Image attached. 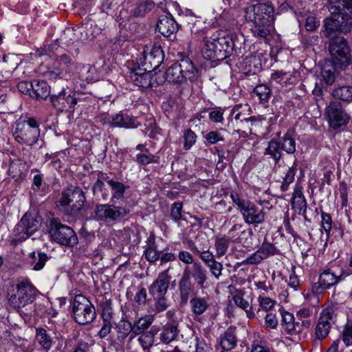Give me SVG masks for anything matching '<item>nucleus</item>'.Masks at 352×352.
Wrapping results in <instances>:
<instances>
[{
    "label": "nucleus",
    "instance_id": "nucleus-1",
    "mask_svg": "<svg viewBox=\"0 0 352 352\" xmlns=\"http://www.w3.org/2000/svg\"><path fill=\"white\" fill-rule=\"evenodd\" d=\"M38 293V289L28 280L18 281L12 285L8 290L7 298L8 305L16 310L25 319L30 320L35 313V309L27 307L31 305Z\"/></svg>",
    "mask_w": 352,
    "mask_h": 352
},
{
    "label": "nucleus",
    "instance_id": "nucleus-2",
    "mask_svg": "<svg viewBox=\"0 0 352 352\" xmlns=\"http://www.w3.org/2000/svg\"><path fill=\"white\" fill-rule=\"evenodd\" d=\"M274 8L271 2L257 3L245 8L246 21L254 23L253 34L257 38L266 39L270 34L271 23L274 21Z\"/></svg>",
    "mask_w": 352,
    "mask_h": 352
},
{
    "label": "nucleus",
    "instance_id": "nucleus-3",
    "mask_svg": "<svg viewBox=\"0 0 352 352\" xmlns=\"http://www.w3.org/2000/svg\"><path fill=\"white\" fill-rule=\"evenodd\" d=\"M205 54L208 59L223 60L232 52V36L223 30H218L210 37L204 39Z\"/></svg>",
    "mask_w": 352,
    "mask_h": 352
},
{
    "label": "nucleus",
    "instance_id": "nucleus-4",
    "mask_svg": "<svg viewBox=\"0 0 352 352\" xmlns=\"http://www.w3.org/2000/svg\"><path fill=\"white\" fill-rule=\"evenodd\" d=\"M249 110L248 104H236L232 109V113L234 114V120L228 122V126L243 137H248L253 131H256L257 128L262 126L261 119L254 116L246 118L245 111Z\"/></svg>",
    "mask_w": 352,
    "mask_h": 352
},
{
    "label": "nucleus",
    "instance_id": "nucleus-5",
    "mask_svg": "<svg viewBox=\"0 0 352 352\" xmlns=\"http://www.w3.org/2000/svg\"><path fill=\"white\" fill-rule=\"evenodd\" d=\"M13 135L17 142L33 146L40 136L39 124L34 118L21 116L14 126Z\"/></svg>",
    "mask_w": 352,
    "mask_h": 352
},
{
    "label": "nucleus",
    "instance_id": "nucleus-6",
    "mask_svg": "<svg viewBox=\"0 0 352 352\" xmlns=\"http://www.w3.org/2000/svg\"><path fill=\"white\" fill-rule=\"evenodd\" d=\"M230 198L233 203L237 206L246 223L256 226L264 222L265 212L263 209H259L254 203L244 199L236 192H232Z\"/></svg>",
    "mask_w": 352,
    "mask_h": 352
},
{
    "label": "nucleus",
    "instance_id": "nucleus-7",
    "mask_svg": "<svg viewBox=\"0 0 352 352\" xmlns=\"http://www.w3.org/2000/svg\"><path fill=\"white\" fill-rule=\"evenodd\" d=\"M84 192L79 187H70L61 193L58 201V206L68 215H75L78 213L85 202Z\"/></svg>",
    "mask_w": 352,
    "mask_h": 352
},
{
    "label": "nucleus",
    "instance_id": "nucleus-8",
    "mask_svg": "<svg viewBox=\"0 0 352 352\" xmlns=\"http://www.w3.org/2000/svg\"><path fill=\"white\" fill-rule=\"evenodd\" d=\"M197 77V71L188 58L173 64L165 72L166 80L178 84H182L188 79L190 81L195 80Z\"/></svg>",
    "mask_w": 352,
    "mask_h": 352
},
{
    "label": "nucleus",
    "instance_id": "nucleus-9",
    "mask_svg": "<svg viewBox=\"0 0 352 352\" xmlns=\"http://www.w3.org/2000/svg\"><path fill=\"white\" fill-rule=\"evenodd\" d=\"M75 67L72 58L67 54H62L56 57L53 65L43 72V76L52 81L67 80L72 77Z\"/></svg>",
    "mask_w": 352,
    "mask_h": 352
},
{
    "label": "nucleus",
    "instance_id": "nucleus-10",
    "mask_svg": "<svg viewBox=\"0 0 352 352\" xmlns=\"http://www.w3.org/2000/svg\"><path fill=\"white\" fill-rule=\"evenodd\" d=\"M41 222L42 217L38 212L35 211L26 212L15 227L14 234L17 236V238L13 239L12 243L16 245L28 239L38 230Z\"/></svg>",
    "mask_w": 352,
    "mask_h": 352
},
{
    "label": "nucleus",
    "instance_id": "nucleus-11",
    "mask_svg": "<svg viewBox=\"0 0 352 352\" xmlns=\"http://www.w3.org/2000/svg\"><path fill=\"white\" fill-rule=\"evenodd\" d=\"M329 51L335 68L344 69L350 63V47L343 37L333 38L329 44Z\"/></svg>",
    "mask_w": 352,
    "mask_h": 352
},
{
    "label": "nucleus",
    "instance_id": "nucleus-12",
    "mask_svg": "<svg viewBox=\"0 0 352 352\" xmlns=\"http://www.w3.org/2000/svg\"><path fill=\"white\" fill-rule=\"evenodd\" d=\"M72 313L74 320L82 325L91 323L96 316L95 307L91 301L81 294L76 295L74 298Z\"/></svg>",
    "mask_w": 352,
    "mask_h": 352
},
{
    "label": "nucleus",
    "instance_id": "nucleus-13",
    "mask_svg": "<svg viewBox=\"0 0 352 352\" xmlns=\"http://www.w3.org/2000/svg\"><path fill=\"white\" fill-rule=\"evenodd\" d=\"M49 234L57 243L73 247L78 243V237L72 228L63 224L58 219H52L49 226Z\"/></svg>",
    "mask_w": 352,
    "mask_h": 352
},
{
    "label": "nucleus",
    "instance_id": "nucleus-14",
    "mask_svg": "<svg viewBox=\"0 0 352 352\" xmlns=\"http://www.w3.org/2000/svg\"><path fill=\"white\" fill-rule=\"evenodd\" d=\"M337 306L331 303L327 305L320 314L314 330V337L318 340L327 338L330 333L333 320L336 318Z\"/></svg>",
    "mask_w": 352,
    "mask_h": 352
},
{
    "label": "nucleus",
    "instance_id": "nucleus-15",
    "mask_svg": "<svg viewBox=\"0 0 352 352\" xmlns=\"http://www.w3.org/2000/svg\"><path fill=\"white\" fill-rule=\"evenodd\" d=\"M130 213L126 207L116 206L113 204H99L95 209L96 218L107 223H115Z\"/></svg>",
    "mask_w": 352,
    "mask_h": 352
},
{
    "label": "nucleus",
    "instance_id": "nucleus-16",
    "mask_svg": "<svg viewBox=\"0 0 352 352\" xmlns=\"http://www.w3.org/2000/svg\"><path fill=\"white\" fill-rule=\"evenodd\" d=\"M325 116L329 126L333 129L346 125L351 118L342 104L338 101L329 102L325 108Z\"/></svg>",
    "mask_w": 352,
    "mask_h": 352
},
{
    "label": "nucleus",
    "instance_id": "nucleus-17",
    "mask_svg": "<svg viewBox=\"0 0 352 352\" xmlns=\"http://www.w3.org/2000/svg\"><path fill=\"white\" fill-rule=\"evenodd\" d=\"M324 27L329 34L336 31L347 33L352 28V17L340 9L337 12L333 11L331 16L325 19Z\"/></svg>",
    "mask_w": 352,
    "mask_h": 352
},
{
    "label": "nucleus",
    "instance_id": "nucleus-18",
    "mask_svg": "<svg viewBox=\"0 0 352 352\" xmlns=\"http://www.w3.org/2000/svg\"><path fill=\"white\" fill-rule=\"evenodd\" d=\"M282 318L280 324L285 333L290 336H298L304 330L309 328L311 325L310 320H302V321H296L294 315L287 311L280 312Z\"/></svg>",
    "mask_w": 352,
    "mask_h": 352
},
{
    "label": "nucleus",
    "instance_id": "nucleus-19",
    "mask_svg": "<svg viewBox=\"0 0 352 352\" xmlns=\"http://www.w3.org/2000/svg\"><path fill=\"white\" fill-rule=\"evenodd\" d=\"M340 281V277L336 276L330 270H324L320 273L317 283L311 286V292L314 294H322L331 287L338 284Z\"/></svg>",
    "mask_w": 352,
    "mask_h": 352
},
{
    "label": "nucleus",
    "instance_id": "nucleus-20",
    "mask_svg": "<svg viewBox=\"0 0 352 352\" xmlns=\"http://www.w3.org/2000/svg\"><path fill=\"white\" fill-rule=\"evenodd\" d=\"M50 101L54 108L60 112H64L74 109L78 99L74 95L67 94L65 90L63 89L58 95H52Z\"/></svg>",
    "mask_w": 352,
    "mask_h": 352
},
{
    "label": "nucleus",
    "instance_id": "nucleus-21",
    "mask_svg": "<svg viewBox=\"0 0 352 352\" xmlns=\"http://www.w3.org/2000/svg\"><path fill=\"white\" fill-rule=\"evenodd\" d=\"M170 267L159 273L156 279L148 287V292L153 297H159L166 295L170 285Z\"/></svg>",
    "mask_w": 352,
    "mask_h": 352
},
{
    "label": "nucleus",
    "instance_id": "nucleus-22",
    "mask_svg": "<svg viewBox=\"0 0 352 352\" xmlns=\"http://www.w3.org/2000/svg\"><path fill=\"white\" fill-rule=\"evenodd\" d=\"M153 75L148 69V72H144L142 69L138 68L131 70L129 72V80L135 85L142 88L147 89L153 87Z\"/></svg>",
    "mask_w": 352,
    "mask_h": 352
},
{
    "label": "nucleus",
    "instance_id": "nucleus-23",
    "mask_svg": "<svg viewBox=\"0 0 352 352\" xmlns=\"http://www.w3.org/2000/svg\"><path fill=\"white\" fill-rule=\"evenodd\" d=\"M180 300L183 304H186L190 294L194 291V286L190 279V267L184 268L182 278L178 283Z\"/></svg>",
    "mask_w": 352,
    "mask_h": 352
},
{
    "label": "nucleus",
    "instance_id": "nucleus-24",
    "mask_svg": "<svg viewBox=\"0 0 352 352\" xmlns=\"http://www.w3.org/2000/svg\"><path fill=\"white\" fill-rule=\"evenodd\" d=\"M231 243H241V239L234 234L232 235V236H228L226 234L216 236L214 238L216 257L219 258L224 256L228 252Z\"/></svg>",
    "mask_w": 352,
    "mask_h": 352
},
{
    "label": "nucleus",
    "instance_id": "nucleus-25",
    "mask_svg": "<svg viewBox=\"0 0 352 352\" xmlns=\"http://www.w3.org/2000/svg\"><path fill=\"white\" fill-rule=\"evenodd\" d=\"M163 51L160 46H154L149 52H144V62L148 65L147 69H155L157 68L163 60Z\"/></svg>",
    "mask_w": 352,
    "mask_h": 352
},
{
    "label": "nucleus",
    "instance_id": "nucleus-26",
    "mask_svg": "<svg viewBox=\"0 0 352 352\" xmlns=\"http://www.w3.org/2000/svg\"><path fill=\"white\" fill-rule=\"evenodd\" d=\"M157 29L164 36L170 37L177 32L178 26L174 19L167 16H162L159 18Z\"/></svg>",
    "mask_w": 352,
    "mask_h": 352
},
{
    "label": "nucleus",
    "instance_id": "nucleus-27",
    "mask_svg": "<svg viewBox=\"0 0 352 352\" xmlns=\"http://www.w3.org/2000/svg\"><path fill=\"white\" fill-rule=\"evenodd\" d=\"M245 292L243 289H234L232 292V300L236 306L243 309L245 311L246 316L249 319H254L255 318V314L252 307L248 300H246L243 296Z\"/></svg>",
    "mask_w": 352,
    "mask_h": 352
},
{
    "label": "nucleus",
    "instance_id": "nucleus-28",
    "mask_svg": "<svg viewBox=\"0 0 352 352\" xmlns=\"http://www.w3.org/2000/svg\"><path fill=\"white\" fill-rule=\"evenodd\" d=\"M192 277L195 283L201 289H205L206 282L208 279L207 271L200 262H195L190 267V278Z\"/></svg>",
    "mask_w": 352,
    "mask_h": 352
},
{
    "label": "nucleus",
    "instance_id": "nucleus-29",
    "mask_svg": "<svg viewBox=\"0 0 352 352\" xmlns=\"http://www.w3.org/2000/svg\"><path fill=\"white\" fill-rule=\"evenodd\" d=\"M107 122H113V126L124 128H135L139 124L134 117L122 112L112 116V118H109Z\"/></svg>",
    "mask_w": 352,
    "mask_h": 352
},
{
    "label": "nucleus",
    "instance_id": "nucleus-30",
    "mask_svg": "<svg viewBox=\"0 0 352 352\" xmlns=\"http://www.w3.org/2000/svg\"><path fill=\"white\" fill-rule=\"evenodd\" d=\"M179 332V330L177 322L171 321L167 322L162 329L160 339L162 343L168 344L177 338Z\"/></svg>",
    "mask_w": 352,
    "mask_h": 352
},
{
    "label": "nucleus",
    "instance_id": "nucleus-31",
    "mask_svg": "<svg viewBox=\"0 0 352 352\" xmlns=\"http://www.w3.org/2000/svg\"><path fill=\"white\" fill-rule=\"evenodd\" d=\"M35 340L41 349L48 351L54 344V338L43 327L36 328Z\"/></svg>",
    "mask_w": 352,
    "mask_h": 352
},
{
    "label": "nucleus",
    "instance_id": "nucleus-32",
    "mask_svg": "<svg viewBox=\"0 0 352 352\" xmlns=\"http://www.w3.org/2000/svg\"><path fill=\"white\" fill-rule=\"evenodd\" d=\"M210 298L208 296H195L190 300L192 312L196 316H200L210 307Z\"/></svg>",
    "mask_w": 352,
    "mask_h": 352
},
{
    "label": "nucleus",
    "instance_id": "nucleus-33",
    "mask_svg": "<svg viewBox=\"0 0 352 352\" xmlns=\"http://www.w3.org/2000/svg\"><path fill=\"white\" fill-rule=\"evenodd\" d=\"M220 345L223 351H230L236 345V328L229 327L221 337Z\"/></svg>",
    "mask_w": 352,
    "mask_h": 352
},
{
    "label": "nucleus",
    "instance_id": "nucleus-34",
    "mask_svg": "<svg viewBox=\"0 0 352 352\" xmlns=\"http://www.w3.org/2000/svg\"><path fill=\"white\" fill-rule=\"evenodd\" d=\"M154 318L151 315H146L136 320L133 324V335H131L130 340L139 335L142 331L146 330L153 322Z\"/></svg>",
    "mask_w": 352,
    "mask_h": 352
},
{
    "label": "nucleus",
    "instance_id": "nucleus-35",
    "mask_svg": "<svg viewBox=\"0 0 352 352\" xmlns=\"http://www.w3.org/2000/svg\"><path fill=\"white\" fill-rule=\"evenodd\" d=\"M50 94V87L44 80L36 81L33 84L32 94L38 100L46 99Z\"/></svg>",
    "mask_w": 352,
    "mask_h": 352
},
{
    "label": "nucleus",
    "instance_id": "nucleus-36",
    "mask_svg": "<svg viewBox=\"0 0 352 352\" xmlns=\"http://www.w3.org/2000/svg\"><path fill=\"white\" fill-rule=\"evenodd\" d=\"M334 98L344 102H352V87L349 85L339 86L335 88L332 92Z\"/></svg>",
    "mask_w": 352,
    "mask_h": 352
},
{
    "label": "nucleus",
    "instance_id": "nucleus-37",
    "mask_svg": "<svg viewBox=\"0 0 352 352\" xmlns=\"http://www.w3.org/2000/svg\"><path fill=\"white\" fill-rule=\"evenodd\" d=\"M281 150L280 142L273 138L269 142L265 154L270 155L276 162H278L282 157Z\"/></svg>",
    "mask_w": 352,
    "mask_h": 352
},
{
    "label": "nucleus",
    "instance_id": "nucleus-38",
    "mask_svg": "<svg viewBox=\"0 0 352 352\" xmlns=\"http://www.w3.org/2000/svg\"><path fill=\"white\" fill-rule=\"evenodd\" d=\"M298 164L297 162H294L292 166L289 167L283 177V182L280 184V190L283 192L288 190L289 186L294 181V177L297 171Z\"/></svg>",
    "mask_w": 352,
    "mask_h": 352
},
{
    "label": "nucleus",
    "instance_id": "nucleus-39",
    "mask_svg": "<svg viewBox=\"0 0 352 352\" xmlns=\"http://www.w3.org/2000/svg\"><path fill=\"white\" fill-rule=\"evenodd\" d=\"M105 181L111 188L113 199H120L123 198L126 190V186L123 183L109 179L108 177L105 179Z\"/></svg>",
    "mask_w": 352,
    "mask_h": 352
},
{
    "label": "nucleus",
    "instance_id": "nucleus-40",
    "mask_svg": "<svg viewBox=\"0 0 352 352\" xmlns=\"http://www.w3.org/2000/svg\"><path fill=\"white\" fill-rule=\"evenodd\" d=\"M282 150L288 154H293L296 151V141L293 137V133L288 131L283 136L280 142Z\"/></svg>",
    "mask_w": 352,
    "mask_h": 352
},
{
    "label": "nucleus",
    "instance_id": "nucleus-41",
    "mask_svg": "<svg viewBox=\"0 0 352 352\" xmlns=\"http://www.w3.org/2000/svg\"><path fill=\"white\" fill-rule=\"evenodd\" d=\"M116 329L119 340H124L129 335L130 332H132V335H133V325L128 320H120L116 327Z\"/></svg>",
    "mask_w": 352,
    "mask_h": 352
},
{
    "label": "nucleus",
    "instance_id": "nucleus-42",
    "mask_svg": "<svg viewBox=\"0 0 352 352\" xmlns=\"http://www.w3.org/2000/svg\"><path fill=\"white\" fill-rule=\"evenodd\" d=\"M26 169L25 163L20 160L12 161L8 168L9 175L14 179H18Z\"/></svg>",
    "mask_w": 352,
    "mask_h": 352
},
{
    "label": "nucleus",
    "instance_id": "nucleus-43",
    "mask_svg": "<svg viewBox=\"0 0 352 352\" xmlns=\"http://www.w3.org/2000/svg\"><path fill=\"white\" fill-rule=\"evenodd\" d=\"M155 340V333L147 331L142 333L138 338V342L146 352H149L150 348L153 345Z\"/></svg>",
    "mask_w": 352,
    "mask_h": 352
},
{
    "label": "nucleus",
    "instance_id": "nucleus-44",
    "mask_svg": "<svg viewBox=\"0 0 352 352\" xmlns=\"http://www.w3.org/2000/svg\"><path fill=\"white\" fill-rule=\"evenodd\" d=\"M189 248L194 254L199 256L201 260L206 265L216 260L215 256L209 250L200 251L194 243H192L189 246Z\"/></svg>",
    "mask_w": 352,
    "mask_h": 352
},
{
    "label": "nucleus",
    "instance_id": "nucleus-45",
    "mask_svg": "<svg viewBox=\"0 0 352 352\" xmlns=\"http://www.w3.org/2000/svg\"><path fill=\"white\" fill-rule=\"evenodd\" d=\"M254 94L258 96L261 102L265 103L267 102L270 96H271V90L265 85H257L253 91Z\"/></svg>",
    "mask_w": 352,
    "mask_h": 352
},
{
    "label": "nucleus",
    "instance_id": "nucleus-46",
    "mask_svg": "<svg viewBox=\"0 0 352 352\" xmlns=\"http://www.w3.org/2000/svg\"><path fill=\"white\" fill-rule=\"evenodd\" d=\"M155 7V3L153 1H146L138 4L132 10V12L135 16H141L144 15L148 12L151 11Z\"/></svg>",
    "mask_w": 352,
    "mask_h": 352
},
{
    "label": "nucleus",
    "instance_id": "nucleus-47",
    "mask_svg": "<svg viewBox=\"0 0 352 352\" xmlns=\"http://www.w3.org/2000/svg\"><path fill=\"white\" fill-rule=\"evenodd\" d=\"M136 162L138 164L143 166L148 165L151 163H159L160 157L155 156L150 153H138L136 155Z\"/></svg>",
    "mask_w": 352,
    "mask_h": 352
},
{
    "label": "nucleus",
    "instance_id": "nucleus-48",
    "mask_svg": "<svg viewBox=\"0 0 352 352\" xmlns=\"http://www.w3.org/2000/svg\"><path fill=\"white\" fill-rule=\"evenodd\" d=\"M269 256L259 248L257 251L248 256L244 261V264L247 265H257L264 259L267 258Z\"/></svg>",
    "mask_w": 352,
    "mask_h": 352
},
{
    "label": "nucleus",
    "instance_id": "nucleus-49",
    "mask_svg": "<svg viewBox=\"0 0 352 352\" xmlns=\"http://www.w3.org/2000/svg\"><path fill=\"white\" fill-rule=\"evenodd\" d=\"M269 256L259 248L257 251L248 256L244 261V264L247 265H257L264 259L267 258Z\"/></svg>",
    "mask_w": 352,
    "mask_h": 352
},
{
    "label": "nucleus",
    "instance_id": "nucleus-50",
    "mask_svg": "<svg viewBox=\"0 0 352 352\" xmlns=\"http://www.w3.org/2000/svg\"><path fill=\"white\" fill-rule=\"evenodd\" d=\"M292 207L298 214L305 216L307 212V201L305 197L292 198Z\"/></svg>",
    "mask_w": 352,
    "mask_h": 352
},
{
    "label": "nucleus",
    "instance_id": "nucleus-51",
    "mask_svg": "<svg viewBox=\"0 0 352 352\" xmlns=\"http://www.w3.org/2000/svg\"><path fill=\"white\" fill-rule=\"evenodd\" d=\"M321 218V227L327 234V237H329L332 228L331 216L329 213L322 211Z\"/></svg>",
    "mask_w": 352,
    "mask_h": 352
},
{
    "label": "nucleus",
    "instance_id": "nucleus-52",
    "mask_svg": "<svg viewBox=\"0 0 352 352\" xmlns=\"http://www.w3.org/2000/svg\"><path fill=\"white\" fill-rule=\"evenodd\" d=\"M206 266L208 267L212 276L215 278L219 279L222 275L223 267L221 263L215 260L210 263H208Z\"/></svg>",
    "mask_w": 352,
    "mask_h": 352
},
{
    "label": "nucleus",
    "instance_id": "nucleus-53",
    "mask_svg": "<svg viewBox=\"0 0 352 352\" xmlns=\"http://www.w3.org/2000/svg\"><path fill=\"white\" fill-rule=\"evenodd\" d=\"M341 338L346 346L352 345V323H346L344 327Z\"/></svg>",
    "mask_w": 352,
    "mask_h": 352
},
{
    "label": "nucleus",
    "instance_id": "nucleus-54",
    "mask_svg": "<svg viewBox=\"0 0 352 352\" xmlns=\"http://www.w3.org/2000/svg\"><path fill=\"white\" fill-rule=\"evenodd\" d=\"M183 204L180 201L175 202L171 206L170 217L175 221H178L182 217Z\"/></svg>",
    "mask_w": 352,
    "mask_h": 352
},
{
    "label": "nucleus",
    "instance_id": "nucleus-55",
    "mask_svg": "<svg viewBox=\"0 0 352 352\" xmlns=\"http://www.w3.org/2000/svg\"><path fill=\"white\" fill-rule=\"evenodd\" d=\"M155 300V311L157 313L165 311L168 307V300L165 295L153 297Z\"/></svg>",
    "mask_w": 352,
    "mask_h": 352
},
{
    "label": "nucleus",
    "instance_id": "nucleus-56",
    "mask_svg": "<svg viewBox=\"0 0 352 352\" xmlns=\"http://www.w3.org/2000/svg\"><path fill=\"white\" fill-rule=\"evenodd\" d=\"M258 302L260 307L266 311L272 309L276 304V301L272 298L261 295L258 298Z\"/></svg>",
    "mask_w": 352,
    "mask_h": 352
},
{
    "label": "nucleus",
    "instance_id": "nucleus-57",
    "mask_svg": "<svg viewBox=\"0 0 352 352\" xmlns=\"http://www.w3.org/2000/svg\"><path fill=\"white\" fill-rule=\"evenodd\" d=\"M196 134L190 129L187 130L184 133V148L188 150L196 142Z\"/></svg>",
    "mask_w": 352,
    "mask_h": 352
},
{
    "label": "nucleus",
    "instance_id": "nucleus-58",
    "mask_svg": "<svg viewBox=\"0 0 352 352\" xmlns=\"http://www.w3.org/2000/svg\"><path fill=\"white\" fill-rule=\"evenodd\" d=\"M144 256L148 261L154 263L160 258V252L156 250L155 247L149 246L144 251Z\"/></svg>",
    "mask_w": 352,
    "mask_h": 352
},
{
    "label": "nucleus",
    "instance_id": "nucleus-59",
    "mask_svg": "<svg viewBox=\"0 0 352 352\" xmlns=\"http://www.w3.org/2000/svg\"><path fill=\"white\" fill-rule=\"evenodd\" d=\"M191 32L194 34L202 35L207 32L206 23L202 20H197L193 24Z\"/></svg>",
    "mask_w": 352,
    "mask_h": 352
},
{
    "label": "nucleus",
    "instance_id": "nucleus-60",
    "mask_svg": "<svg viewBox=\"0 0 352 352\" xmlns=\"http://www.w3.org/2000/svg\"><path fill=\"white\" fill-rule=\"evenodd\" d=\"M339 192L341 199L342 207H346L348 204V187L344 182H341L339 184Z\"/></svg>",
    "mask_w": 352,
    "mask_h": 352
},
{
    "label": "nucleus",
    "instance_id": "nucleus-61",
    "mask_svg": "<svg viewBox=\"0 0 352 352\" xmlns=\"http://www.w3.org/2000/svg\"><path fill=\"white\" fill-rule=\"evenodd\" d=\"M109 318H111L109 316H104V324L100 330L98 335L101 338H105L111 331V324L109 320Z\"/></svg>",
    "mask_w": 352,
    "mask_h": 352
},
{
    "label": "nucleus",
    "instance_id": "nucleus-62",
    "mask_svg": "<svg viewBox=\"0 0 352 352\" xmlns=\"http://www.w3.org/2000/svg\"><path fill=\"white\" fill-rule=\"evenodd\" d=\"M278 325V320L275 314H267L265 317V327L266 329H275Z\"/></svg>",
    "mask_w": 352,
    "mask_h": 352
},
{
    "label": "nucleus",
    "instance_id": "nucleus-63",
    "mask_svg": "<svg viewBox=\"0 0 352 352\" xmlns=\"http://www.w3.org/2000/svg\"><path fill=\"white\" fill-rule=\"evenodd\" d=\"M260 248L270 257L277 253L276 248L271 243L264 241Z\"/></svg>",
    "mask_w": 352,
    "mask_h": 352
},
{
    "label": "nucleus",
    "instance_id": "nucleus-64",
    "mask_svg": "<svg viewBox=\"0 0 352 352\" xmlns=\"http://www.w3.org/2000/svg\"><path fill=\"white\" fill-rule=\"evenodd\" d=\"M321 75L325 83L328 85H331L336 79L334 72L331 69H323L321 72Z\"/></svg>",
    "mask_w": 352,
    "mask_h": 352
}]
</instances>
